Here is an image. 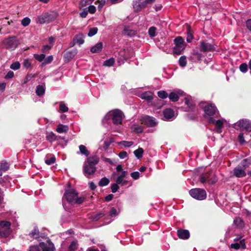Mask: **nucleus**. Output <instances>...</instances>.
<instances>
[{
	"label": "nucleus",
	"instance_id": "nucleus-1",
	"mask_svg": "<svg viewBox=\"0 0 251 251\" xmlns=\"http://www.w3.org/2000/svg\"><path fill=\"white\" fill-rule=\"evenodd\" d=\"M125 117L124 113L119 109H114L109 111L106 115L107 119H111L114 125H120Z\"/></svg>",
	"mask_w": 251,
	"mask_h": 251
},
{
	"label": "nucleus",
	"instance_id": "nucleus-2",
	"mask_svg": "<svg viewBox=\"0 0 251 251\" xmlns=\"http://www.w3.org/2000/svg\"><path fill=\"white\" fill-rule=\"evenodd\" d=\"M57 16V14L55 12L43 13L36 18V22L39 24H48L54 21Z\"/></svg>",
	"mask_w": 251,
	"mask_h": 251
},
{
	"label": "nucleus",
	"instance_id": "nucleus-3",
	"mask_svg": "<svg viewBox=\"0 0 251 251\" xmlns=\"http://www.w3.org/2000/svg\"><path fill=\"white\" fill-rule=\"evenodd\" d=\"M155 0H134L133 8L135 12H139L147 7L148 5L152 4Z\"/></svg>",
	"mask_w": 251,
	"mask_h": 251
},
{
	"label": "nucleus",
	"instance_id": "nucleus-4",
	"mask_svg": "<svg viewBox=\"0 0 251 251\" xmlns=\"http://www.w3.org/2000/svg\"><path fill=\"white\" fill-rule=\"evenodd\" d=\"M11 223L6 221L0 222V236L3 238L7 237L12 232Z\"/></svg>",
	"mask_w": 251,
	"mask_h": 251
},
{
	"label": "nucleus",
	"instance_id": "nucleus-5",
	"mask_svg": "<svg viewBox=\"0 0 251 251\" xmlns=\"http://www.w3.org/2000/svg\"><path fill=\"white\" fill-rule=\"evenodd\" d=\"M175 46L174 48V53L176 54H180L185 48L184 40L181 37H177L174 40Z\"/></svg>",
	"mask_w": 251,
	"mask_h": 251
},
{
	"label": "nucleus",
	"instance_id": "nucleus-6",
	"mask_svg": "<svg viewBox=\"0 0 251 251\" xmlns=\"http://www.w3.org/2000/svg\"><path fill=\"white\" fill-rule=\"evenodd\" d=\"M201 106L203 109L205 115L212 116L218 112V110L215 105L212 103H201Z\"/></svg>",
	"mask_w": 251,
	"mask_h": 251
},
{
	"label": "nucleus",
	"instance_id": "nucleus-7",
	"mask_svg": "<svg viewBox=\"0 0 251 251\" xmlns=\"http://www.w3.org/2000/svg\"><path fill=\"white\" fill-rule=\"evenodd\" d=\"M189 194L193 198L198 200H203L206 197L205 191L200 188L192 189L190 190Z\"/></svg>",
	"mask_w": 251,
	"mask_h": 251
},
{
	"label": "nucleus",
	"instance_id": "nucleus-8",
	"mask_svg": "<svg viewBox=\"0 0 251 251\" xmlns=\"http://www.w3.org/2000/svg\"><path fill=\"white\" fill-rule=\"evenodd\" d=\"M200 180L202 183L207 181L209 183L214 184L217 181V178L214 173L209 172L202 176Z\"/></svg>",
	"mask_w": 251,
	"mask_h": 251
},
{
	"label": "nucleus",
	"instance_id": "nucleus-9",
	"mask_svg": "<svg viewBox=\"0 0 251 251\" xmlns=\"http://www.w3.org/2000/svg\"><path fill=\"white\" fill-rule=\"evenodd\" d=\"M7 48L14 49H15L19 44V42L15 36L6 39L3 41Z\"/></svg>",
	"mask_w": 251,
	"mask_h": 251
},
{
	"label": "nucleus",
	"instance_id": "nucleus-10",
	"mask_svg": "<svg viewBox=\"0 0 251 251\" xmlns=\"http://www.w3.org/2000/svg\"><path fill=\"white\" fill-rule=\"evenodd\" d=\"M77 195V193L74 189H70L66 190L64 196L68 201L73 202H74Z\"/></svg>",
	"mask_w": 251,
	"mask_h": 251
},
{
	"label": "nucleus",
	"instance_id": "nucleus-11",
	"mask_svg": "<svg viewBox=\"0 0 251 251\" xmlns=\"http://www.w3.org/2000/svg\"><path fill=\"white\" fill-rule=\"evenodd\" d=\"M200 50L201 51L206 52L215 50V48L214 45L209 43L202 41L201 42Z\"/></svg>",
	"mask_w": 251,
	"mask_h": 251
},
{
	"label": "nucleus",
	"instance_id": "nucleus-12",
	"mask_svg": "<svg viewBox=\"0 0 251 251\" xmlns=\"http://www.w3.org/2000/svg\"><path fill=\"white\" fill-rule=\"evenodd\" d=\"M96 171V167L95 166L85 161L83 166V171L85 174L88 175H92L95 173Z\"/></svg>",
	"mask_w": 251,
	"mask_h": 251
},
{
	"label": "nucleus",
	"instance_id": "nucleus-13",
	"mask_svg": "<svg viewBox=\"0 0 251 251\" xmlns=\"http://www.w3.org/2000/svg\"><path fill=\"white\" fill-rule=\"evenodd\" d=\"M48 245L44 242L40 243V246L42 251H54L55 247L53 244L51 242L50 240H47Z\"/></svg>",
	"mask_w": 251,
	"mask_h": 251
},
{
	"label": "nucleus",
	"instance_id": "nucleus-14",
	"mask_svg": "<svg viewBox=\"0 0 251 251\" xmlns=\"http://www.w3.org/2000/svg\"><path fill=\"white\" fill-rule=\"evenodd\" d=\"M236 126L247 130H251V122L247 120H241L236 123Z\"/></svg>",
	"mask_w": 251,
	"mask_h": 251
},
{
	"label": "nucleus",
	"instance_id": "nucleus-15",
	"mask_svg": "<svg viewBox=\"0 0 251 251\" xmlns=\"http://www.w3.org/2000/svg\"><path fill=\"white\" fill-rule=\"evenodd\" d=\"M142 123L150 127L154 126L156 125L155 119L148 116H145L142 119Z\"/></svg>",
	"mask_w": 251,
	"mask_h": 251
},
{
	"label": "nucleus",
	"instance_id": "nucleus-16",
	"mask_svg": "<svg viewBox=\"0 0 251 251\" xmlns=\"http://www.w3.org/2000/svg\"><path fill=\"white\" fill-rule=\"evenodd\" d=\"M177 234L180 239L183 240L187 239L190 237L189 232L186 229H178L177 232Z\"/></svg>",
	"mask_w": 251,
	"mask_h": 251
},
{
	"label": "nucleus",
	"instance_id": "nucleus-17",
	"mask_svg": "<svg viewBox=\"0 0 251 251\" xmlns=\"http://www.w3.org/2000/svg\"><path fill=\"white\" fill-rule=\"evenodd\" d=\"M234 175L237 177H242L246 176V173L244 170L237 167L233 170Z\"/></svg>",
	"mask_w": 251,
	"mask_h": 251
},
{
	"label": "nucleus",
	"instance_id": "nucleus-18",
	"mask_svg": "<svg viewBox=\"0 0 251 251\" xmlns=\"http://www.w3.org/2000/svg\"><path fill=\"white\" fill-rule=\"evenodd\" d=\"M99 161V157L96 155L88 157L86 161V162H88V163L92 164L95 166L98 163Z\"/></svg>",
	"mask_w": 251,
	"mask_h": 251
},
{
	"label": "nucleus",
	"instance_id": "nucleus-19",
	"mask_svg": "<svg viewBox=\"0 0 251 251\" xmlns=\"http://www.w3.org/2000/svg\"><path fill=\"white\" fill-rule=\"evenodd\" d=\"M164 117L167 120L170 119L174 116V111L171 108H167L163 112Z\"/></svg>",
	"mask_w": 251,
	"mask_h": 251
},
{
	"label": "nucleus",
	"instance_id": "nucleus-20",
	"mask_svg": "<svg viewBox=\"0 0 251 251\" xmlns=\"http://www.w3.org/2000/svg\"><path fill=\"white\" fill-rule=\"evenodd\" d=\"M153 95L151 92H146L141 95V98L147 101H151L153 99Z\"/></svg>",
	"mask_w": 251,
	"mask_h": 251
},
{
	"label": "nucleus",
	"instance_id": "nucleus-21",
	"mask_svg": "<svg viewBox=\"0 0 251 251\" xmlns=\"http://www.w3.org/2000/svg\"><path fill=\"white\" fill-rule=\"evenodd\" d=\"M103 45L102 42H99L91 48V51L92 53H98L102 49Z\"/></svg>",
	"mask_w": 251,
	"mask_h": 251
},
{
	"label": "nucleus",
	"instance_id": "nucleus-22",
	"mask_svg": "<svg viewBox=\"0 0 251 251\" xmlns=\"http://www.w3.org/2000/svg\"><path fill=\"white\" fill-rule=\"evenodd\" d=\"M69 130L67 126L59 124L56 129V131L59 133H66Z\"/></svg>",
	"mask_w": 251,
	"mask_h": 251
},
{
	"label": "nucleus",
	"instance_id": "nucleus-23",
	"mask_svg": "<svg viewBox=\"0 0 251 251\" xmlns=\"http://www.w3.org/2000/svg\"><path fill=\"white\" fill-rule=\"evenodd\" d=\"M29 236L34 239H38L40 237V232L38 229L35 227L29 234Z\"/></svg>",
	"mask_w": 251,
	"mask_h": 251
},
{
	"label": "nucleus",
	"instance_id": "nucleus-24",
	"mask_svg": "<svg viewBox=\"0 0 251 251\" xmlns=\"http://www.w3.org/2000/svg\"><path fill=\"white\" fill-rule=\"evenodd\" d=\"M74 41L75 44L79 45L82 44L84 43L83 35L82 34H78L76 35Z\"/></svg>",
	"mask_w": 251,
	"mask_h": 251
},
{
	"label": "nucleus",
	"instance_id": "nucleus-25",
	"mask_svg": "<svg viewBox=\"0 0 251 251\" xmlns=\"http://www.w3.org/2000/svg\"><path fill=\"white\" fill-rule=\"evenodd\" d=\"M76 54V51L75 50L69 51L65 53L64 57L65 58H67L68 60H70V59L73 58Z\"/></svg>",
	"mask_w": 251,
	"mask_h": 251
},
{
	"label": "nucleus",
	"instance_id": "nucleus-26",
	"mask_svg": "<svg viewBox=\"0 0 251 251\" xmlns=\"http://www.w3.org/2000/svg\"><path fill=\"white\" fill-rule=\"evenodd\" d=\"M224 124V120H219L216 122V127L217 128V132L219 133L221 132V128L223 127V125Z\"/></svg>",
	"mask_w": 251,
	"mask_h": 251
},
{
	"label": "nucleus",
	"instance_id": "nucleus-27",
	"mask_svg": "<svg viewBox=\"0 0 251 251\" xmlns=\"http://www.w3.org/2000/svg\"><path fill=\"white\" fill-rule=\"evenodd\" d=\"M79 149L81 154H84L87 156L89 155V152L85 146L83 145H80L79 146Z\"/></svg>",
	"mask_w": 251,
	"mask_h": 251
},
{
	"label": "nucleus",
	"instance_id": "nucleus-28",
	"mask_svg": "<svg viewBox=\"0 0 251 251\" xmlns=\"http://www.w3.org/2000/svg\"><path fill=\"white\" fill-rule=\"evenodd\" d=\"M46 139L47 140L50 142H52L56 140L57 138L55 134L54 133L51 132L48 133L46 136Z\"/></svg>",
	"mask_w": 251,
	"mask_h": 251
},
{
	"label": "nucleus",
	"instance_id": "nucleus-29",
	"mask_svg": "<svg viewBox=\"0 0 251 251\" xmlns=\"http://www.w3.org/2000/svg\"><path fill=\"white\" fill-rule=\"evenodd\" d=\"M169 98L172 101H176L179 99L177 94L175 92H171L169 96Z\"/></svg>",
	"mask_w": 251,
	"mask_h": 251
},
{
	"label": "nucleus",
	"instance_id": "nucleus-30",
	"mask_svg": "<svg viewBox=\"0 0 251 251\" xmlns=\"http://www.w3.org/2000/svg\"><path fill=\"white\" fill-rule=\"evenodd\" d=\"M116 183L122 186H124L127 184V181L124 180L123 177L119 176L116 179Z\"/></svg>",
	"mask_w": 251,
	"mask_h": 251
},
{
	"label": "nucleus",
	"instance_id": "nucleus-31",
	"mask_svg": "<svg viewBox=\"0 0 251 251\" xmlns=\"http://www.w3.org/2000/svg\"><path fill=\"white\" fill-rule=\"evenodd\" d=\"M36 93L38 96H41L45 93V88L42 85H38L37 87Z\"/></svg>",
	"mask_w": 251,
	"mask_h": 251
},
{
	"label": "nucleus",
	"instance_id": "nucleus-32",
	"mask_svg": "<svg viewBox=\"0 0 251 251\" xmlns=\"http://www.w3.org/2000/svg\"><path fill=\"white\" fill-rule=\"evenodd\" d=\"M143 152V149L141 148H139L134 151V154L138 158H140L142 157Z\"/></svg>",
	"mask_w": 251,
	"mask_h": 251
},
{
	"label": "nucleus",
	"instance_id": "nucleus-33",
	"mask_svg": "<svg viewBox=\"0 0 251 251\" xmlns=\"http://www.w3.org/2000/svg\"><path fill=\"white\" fill-rule=\"evenodd\" d=\"M156 30V28L154 26H151L149 29L148 33L151 37L155 36Z\"/></svg>",
	"mask_w": 251,
	"mask_h": 251
},
{
	"label": "nucleus",
	"instance_id": "nucleus-34",
	"mask_svg": "<svg viewBox=\"0 0 251 251\" xmlns=\"http://www.w3.org/2000/svg\"><path fill=\"white\" fill-rule=\"evenodd\" d=\"M109 183V180L108 178L106 177H103L100 179V180L99 182V185L100 186L102 187L108 185Z\"/></svg>",
	"mask_w": 251,
	"mask_h": 251
},
{
	"label": "nucleus",
	"instance_id": "nucleus-35",
	"mask_svg": "<svg viewBox=\"0 0 251 251\" xmlns=\"http://www.w3.org/2000/svg\"><path fill=\"white\" fill-rule=\"evenodd\" d=\"M188 32H187V41L189 43L191 42L192 40L193 37V34L191 31L190 29V26L189 25H187Z\"/></svg>",
	"mask_w": 251,
	"mask_h": 251
},
{
	"label": "nucleus",
	"instance_id": "nucleus-36",
	"mask_svg": "<svg viewBox=\"0 0 251 251\" xmlns=\"http://www.w3.org/2000/svg\"><path fill=\"white\" fill-rule=\"evenodd\" d=\"M179 64L181 67H185L187 64L186 57L182 56L179 59Z\"/></svg>",
	"mask_w": 251,
	"mask_h": 251
},
{
	"label": "nucleus",
	"instance_id": "nucleus-37",
	"mask_svg": "<svg viewBox=\"0 0 251 251\" xmlns=\"http://www.w3.org/2000/svg\"><path fill=\"white\" fill-rule=\"evenodd\" d=\"M115 60L113 58L105 60L103 63V65L105 66L110 67L113 65Z\"/></svg>",
	"mask_w": 251,
	"mask_h": 251
},
{
	"label": "nucleus",
	"instance_id": "nucleus-38",
	"mask_svg": "<svg viewBox=\"0 0 251 251\" xmlns=\"http://www.w3.org/2000/svg\"><path fill=\"white\" fill-rule=\"evenodd\" d=\"M132 130L137 133H141L143 130L142 126H139L137 125H133L132 126Z\"/></svg>",
	"mask_w": 251,
	"mask_h": 251
},
{
	"label": "nucleus",
	"instance_id": "nucleus-39",
	"mask_svg": "<svg viewBox=\"0 0 251 251\" xmlns=\"http://www.w3.org/2000/svg\"><path fill=\"white\" fill-rule=\"evenodd\" d=\"M234 223L238 227H242L244 226V223L242 220L239 218H236Z\"/></svg>",
	"mask_w": 251,
	"mask_h": 251
},
{
	"label": "nucleus",
	"instance_id": "nucleus-40",
	"mask_svg": "<svg viewBox=\"0 0 251 251\" xmlns=\"http://www.w3.org/2000/svg\"><path fill=\"white\" fill-rule=\"evenodd\" d=\"M9 169V165L6 162L0 163V171H6Z\"/></svg>",
	"mask_w": 251,
	"mask_h": 251
},
{
	"label": "nucleus",
	"instance_id": "nucleus-41",
	"mask_svg": "<svg viewBox=\"0 0 251 251\" xmlns=\"http://www.w3.org/2000/svg\"><path fill=\"white\" fill-rule=\"evenodd\" d=\"M123 34L127 36H132L135 34V31L125 28L123 31Z\"/></svg>",
	"mask_w": 251,
	"mask_h": 251
},
{
	"label": "nucleus",
	"instance_id": "nucleus-42",
	"mask_svg": "<svg viewBox=\"0 0 251 251\" xmlns=\"http://www.w3.org/2000/svg\"><path fill=\"white\" fill-rule=\"evenodd\" d=\"M21 66L20 63L18 61H16L13 63H12L10 65V68L14 70H17L20 69Z\"/></svg>",
	"mask_w": 251,
	"mask_h": 251
},
{
	"label": "nucleus",
	"instance_id": "nucleus-43",
	"mask_svg": "<svg viewBox=\"0 0 251 251\" xmlns=\"http://www.w3.org/2000/svg\"><path fill=\"white\" fill-rule=\"evenodd\" d=\"M98 31V29L97 27H93L90 29L88 35L89 37H92L95 35Z\"/></svg>",
	"mask_w": 251,
	"mask_h": 251
},
{
	"label": "nucleus",
	"instance_id": "nucleus-44",
	"mask_svg": "<svg viewBox=\"0 0 251 251\" xmlns=\"http://www.w3.org/2000/svg\"><path fill=\"white\" fill-rule=\"evenodd\" d=\"M158 96L161 99H165L168 97V94L164 91H159L157 92Z\"/></svg>",
	"mask_w": 251,
	"mask_h": 251
},
{
	"label": "nucleus",
	"instance_id": "nucleus-45",
	"mask_svg": "<svg viewBox=\"0 0 251 251\" xmlns=\"http://www.w3.org/2000/svg\"><path fill=\"white\" fill-rule=\"evenodd\" d=\"M34 58L37 60L38 61H39V62H41L45 58V55L44 54H34Z\"/></svg>",
	"mask_w": 251,
	"mask_h": 251
},
{
	"label": "nucleus",
	"instance_id": "nucleus-46",
	"mask_svg": "<svg viewBox=\"0 0 251 251\" xmlns=\"http://www.w3.org/2000/svg\"><path fill=\"white\" fill-rule=\"evenodd\" d=\"M248 68V66L246 63H242L240 65V70L243 73H246Z\"/></svg>",
	"mask_w": 251,
	"mask_h": 251
},
{
	"label": "nucleus",
	"instance_id": "nucleus-47",
	"mask_svg": "<svg viewBox=\"0 0 251 251\" xmlns=\"http://www.w3.org/2000/svg\"><path fill=\"white\" fill-rule=\"evenodd\" d=\"M40 247H41L40 245L31 246L29 247L28 251H41Z\"/></svg>",
	"mask_w": 251,
	"mask_h": 251
},
{
	"label": "nucleus",
	"instance_id": "nucleus-48",
	"mask_svg": "<svg viewBox=\"0 0 251 251\" xmlns=\"http://www.w3.org/2000/svg\"><path fill=\"white\" fill-rule=\"evenodd\" d=\"M55 160H56L55 157L54 156H52L50 159L47 158L45 160V163L47 165H49L54 163L55 161Z\"/></svg>",
	"mask_w": 251,
	"mask_h": 251
},
{
	"label": "nucleus",
	"instance_id": "nucleus-49",
	"mask_svg": "<svg viewBox=\"0 0 251 251\" xmlns=\"http://www.w3.org/2000/svg\"><path fill=\"white\" fill-rule=\"evenodd\" d=\"M30 19L27 17H26L22 20V25L24 26H26L30 24Z\"/></svg>",
	"mask_w": 251,
	"mask_h": 251
},
{
	"label": "nucleus",
	"instance_id": "nucleus-50",
	"mask_svg": "<svg viewBox=\"0 0 251 251\" xmlns=\"http://www.w3.org/2000/svg\"><path fill=\"white\" fill-rule=\"evenodd\" d=\"M60 111L62 112H66L68 111V108L64 103H61L59 105Z\"/></svg>",
	"mask_w": 251,
	"mask_h": 251
},
{
	"label": "nucleus",
	"instance_id": "nucleus-51",
	"mask_svg": "<svg viewBox=\"0 0 251 251\" xmlns=\"http://www.w3.org/2000/svg\"><path fill=\"white\" fill-rule=\"evenodd\" d=\"M120 144L121 145H123L125 147H129L131 146L133 144V142H131V141H124L121 142L120 143Z\"/></svg>",
	"mask_w": 251,
	"mask_h": 251
},
{
	"label": "nucleus",
	"instance_id": "nucleus-52",
	"mask_svg": "<svg viewBox=\"0 0 251 251\" xmlns=\"http://www.w3.org/2000/svg\"><path fill=\"white\" fill-rule=\"evenodd\" d=\"M93 0H81L80 4L82 7L85 6L92 3Z\"/></svg>",
	"mask_w": 251,
	"mask_h": 251
},
{
	"label": "nucleus",
	"instance_id": "nucleus-53",
	"mask_svg": "<svg viewBox=\"0 0 251 251\" xmlns=\"http://www.w3.org/2000/svg\"><path fill=\"white\" fill-rule=\"evenodd\" d=\"M24 66L28 69L31 67V63L29 59H25L24 61Z\"/></svg>",
	"mask_w": 251,
	"mask_h": 251
},
{
	"label": "nucleus",
	"instance_id": "nucleus-54",
	"mask_svg": "<svg viewBox=\"0 0 251 251\" xmlns=\"http://www.w3.org/2000/svg\"><path fill=\"white\" fill-rule=\"evenodd\" d=\"M119 187L117 183H113L111 185V189L113 193H115L119 189Z\"/></svg>",
	"mask_w": 251,
	"mask_h": 251
},
{
	"label": "nucleus",
	"instance_id": "nucleus-55",
	"mask_svg": "<svg viewBox=\"0 0 251 251\" xmlns=\"http://www.w3.org/2000/svg\"><path fill=\"white\" fill-rule=\"evenodd\" d=\"M84 199L85 198L82 197L78 198L76 197L74 201V202L77 204H81L84 201Z\"/></svg>",
	"mask_w": 251,
	"mask_h": 251
},
{
	"label": "nucleus",
	"instance_id": "nucleus-56",
	"mask_svg": "<svg viewBox=\"0 0 251 251\" xmlns=\"http://www.w3.org/2000/svg\"><path fill=\"white\" fill-rule=\"evenodd\" d=\"M131 176L134 179H137L140 176V173L138 172H134L130 174Z\"/></svg>",
	"mask_w": 251,
	"mask_h": 251
},
{
	"label": "nucleus",
	"instance_id": "nucleus-57",
	"mask_svg": "<svg viewBox=\"0 0 251 251\" xmlns=\"http://www.w3.org/2000/svg\"><path fill=\"white\" fill-rule=\"evenodd\" d=\"M104 216V214L102 213H99L98 214H97L96 215H94L93 217H92V219L93 220H95V221H97L98 220L100 217H102V216Z\"/></svg>",
	"mask_w": 251,
	"mask_h": 251
},
{
	"label": "nucleus",
	"instance_id": "nucleus-58",
	"mask_svg": "<svg viewBox=\"0 0 251 251\" xmlns=\"http://www.w3.org/2000/svg\"><path fill=\"white\" fill-rule=\"evenodd\" d=\"M76 249V244L73 242L69 246V251H74Z\"/></svg>",
	"mask_w": 251,
	"mask_h": 251
},
{
	"label": "nucleus",
	"instance_id": "nucleus-59",
	"mask_svg": "<svg viewBox=\"0 0 251 251\" xmlns=\"http://www.w3.org/2000/svg\"><path fill=\"white\" fill-rule=\"evenodd\" d=\"M53 60V56L52 55L48 56L47 58L45 59L43 64H47L50 63Z\"/></svg>",
	"mask_w": 251,
	"mask_h": 251
},
{
	"label": "nucleus",
	"instance_id": "nucleus-60",
	"mask_svg": "<svg viewBox=\"0 0 251 251\" xmlns=\"http://www.w3.org/2000/svg\"><path fill=\"white\" fill-rule=\"evenodd\" d=\"M96 10V7L94 5H90L88 7V11L91 13L94 14L95 13Z\"/></svg>",
	"mask_w": 251,
	"mask_h": 251
},
{
	"label": "nucleus",
	"instance_id": "nucleus-61",
	"mask_svg": "<svg viewBox=\"0 0 251 251\" xmlns=\"http://www.w3.org/2000/svg\"><path fill=\"white\" fill-rule=\"evenodd\" d=\"M193 55L195 56L196 57V58L198 60H201V54L198 52V51H194L193 53Z\"/></svg>",
	"mask_w": 251,
	"mask_h": 251
},
{
	"label": "nucleus",
	"instance_id": "nucleus-62",
	"mask_svg": "<svg viewBox=\"0 0 251 251\" xmlns=\"http://www.w3.org/2000/svg\"><path fill=\"white\" fill-rule=\"evenodd\" d=\"M52 46H49V45H45L43 47V48L42 49V51L44 52H48L51 49Z\"/></svg>",
	"mask_w": 251,
	"mask_h": 251
},
{
	"label": "nucleus",
	"instance_id": "nucleus-63",
	"mask_svg": "<svg viewBox=\"0 0 251 251\" xmlns=\"http://www.w3.org/2000/svg\"><path fill=\"white\" fill-rule=\"evenodd\" d=\"M127 156V153L126 151H121L119 153V156L121 159H124Z\"/></svg>",
	"mask_w": 251,
	"mask_h": 251
},
{
	"label": "nucleus",
	"instance_id": "nucleus-64",
	"mask_svg": "<svg viewBox=\"0 0 251 251\" xmlns=\"http://www.w3.org/2000/svg\"><path fill=\"white\" fill-rule=\"evenodd\" d=\"M246 26L248 29L251 31V19H249L246 21Z\"/></svg>",
	"mask_w": 251,
	"mask_h": 251
}]
</instances>
